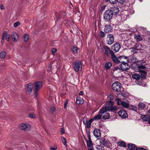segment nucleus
Returning <instances> with one entry per match:
<instances>
[{
	"instance_id": "obj_2",
	"label": "nucleus",
	"mask_w": 150,
	"mask_h": 150,
	"mask_svg": "<svg viewBox=\"0 0 150 150\" xmlns=\"http://www.w3.org/2000/svg\"><path fill=\"white\" fill-rule=\"evenodd\" d=\"M114 102L113 101H107L106 104L105 108L108 110H116L117 109L116 106L114 105Z\"/></svg>"
},
{
	"instance_id": "obj_10",
	"label": "nucleus",
	"mask_w": 150,
	"mask_h": 150,
	"mask_svg": "<svg viewBox=\"0 0 150 150\" xmlns=\"http://www.w3.org/2000/svg\"><path fill=\"white\" fill-rule=\"evenodd\" d=\"M112 15H117L119 11V8L117 6H112L108 9Z\"/></svg>"
},
{
	"instance_id": "obj_42",
	"label": "nucleus",
	"mask_w": 150,
	"mask_h": 150,
	"mask_svg": "<svg viewBox=\"0 0 150 150\" xmlns=\"http://www.w3.org/2000/svg\"><path fill=\"white\" fill-rule=\"evenodd\" d=\"M100 37L102 38L105 37V33L102 31H101L100 32Z\"/></svg>"
},
{
	"instance_id": "obj_40",
	"label": "nucleus",
	"mask_w": 150,
	"mask_h": 150,
	"mask_svg": "<svg viewBox=\"0 0 150 150\" xmlns=\"http://www.w3.org/2000/svg\"><path fill=\"white\" fill-rule=\"evenodd\" d=\"M138 68L139 71L142 70L143 69H145V70H147V69L146 68V67L142 65L138 66Z\"/></svg>"
},
{
	"instance_id": "obj_47",
	"label": "nucleus",
	"mask_w": 150,
	"mask_h": 150,
	"mask_svg": "<svg viewBox=\"0 0 150 150\" xmlns=\"http://www.w3.org/2000/svg\"><path fill=\"white\" fill-rule=\"evenodd\" d=\"M28 116L30 118H35L36 117L35 115L32 113L29 114Z\"/></svg>"
},
{
	"instance_id": "obj_60",
	"label": "nucleus",
	"mask_w": 150,
	"mask_h": 150,
	"mask_svg": "<svg viewBox=\"0 0 150 150\" xmlns=\"http://www.w3.org/2000/svg\"><path fill=\"white\" fill-rule=\"evenodd\" d=\"M5 38L4 37H2L1 39V42L2 43H4V42Z\"/></svg>"
},
{
	"instance_id": "obj_34",
	"label": "nucleus",
	"mask_w": 150,
	"mask_h": 150,
	"mask_svg": "<svg viewBox=\"0 0 150 150\" xmlns=\"http://www.w3.org/2000/svg\"><path fill=\"white\" fill-rule=\"evenodd\" d=\"M6 54V52L5 51L2 52L0 53V57L2 59H4L5 57Z\"/></svg>"
},
{
	"instance_id": "obj_17",
	"label": "nucleus",
	"mask_w": 150,
	"mask_h": 150,
	"mask_svg": "<svg viewBox=\"0 0 150 150\" xmlns=\"http://www.w3.org/2000/svg\"><path fill=\"white\" fill-rule=\"evenodd\" d=\"M100 143L101 144L104 146H108L109 145V142L106 139L104 138L100 139Z\"/></svg>"
},
{
	"instance_id": "obj_58",
	"label": "nucleus",
	"mask_w": 150,
	"mask_h": 150,
	"mask_svg": "<svg viewBox=\"0 0 150 150\" xmlns=\"http://www.w3.org/2000/svg\"><path fill=\"white\" fill-rule=\"evenodd\" d=\"M145 75L142 74L141 75V77L143 79H144L146 78Z\"/></svg>"
},
{
	"instance_id": "obj_45",
	"label": "nucleus",
	"mask_w": 150,
	"mask_h": 150,
	"mask_svg": "<svg viewBox=\"0 0 150 150\" xmlns=\"http://www.w3.org/2000/svg\"><path fill=\"white\" fill-rule=\"evenodd\" d=\"M61 17L59 16V14L58 13H57L56 14V17L54 18L55 20L56 21V20L57 21H58L59 19Z\"/></svg>"
},
{
	"instance_id": "obj_43",
	"label": "nucleus",
	"mask_w": 150,
	"mask_h": 150,
	"mask_svg": "<svg viewBox=\"0 0 150 150\" xmlns=\"http://www.w3.org/2000/svg\"><path fill=\"white\" fill-rule=\"evenodd\" d=\"M86 134H87V137L89 139L88 140H91V135H90V133L89 131H88L86 132Z\"/></svg>"
},
{
	"instance_id": "obj_9",
	"label": "nucleus",
	"mask_w": 150,
	"mask_h": 150,
	"mask_svg": "<svg viewBox=\"0 0 150 150\" xmlns=\"http://www.w3.org/2000/svg\"><path fill=\"white\" fill-rule=\"evenodd\" d=\"M33 87V85L31 83H29L25 85V91L27 94L29 95L31 93Z\"/></svg>"
},
{
	"instance_id": "obj_28",
	"label": "nucleus",
	"mask_w": 150,
	"mask_h": 150,
	"mask_svg": "<svg viewBox=\"0 0 150 150\" xmlns=\"http://www.w3.org/2000/svg\"><path fill=\"white\" fill-rule=\"evenodd\" d=\"M107 111L108 110H107V109L105 108V107L102 109H100L99 111V113L102 114L104 113L105 112Z\"/></svg>"
},
{
	"instance_id": "obj_54",
	"label": "nucleus",
	"mask_w": 150,
	"mask_h": 150,
	"mask_svg": "<svg viewBox=\"0 0 150 150\" xmlns=\"http://www.w3.org/2000/svg\"><path fill=\"white\" fill-rule=\"evenodd\" d=\"M125 1V0H119L118 2L121 4H123Z\"/></svg>"
},
{
	"instance_id": "obj_56",
	"label": "nucleus",
	"mask_w": 150,
	"mask_h": 150,
	"mask_svg": "<svg viewBox=\"0 0 150 150\" xmlns=\"http://www.w3.org/2000/svg\"><path fill=\"white\" fill-rule=\"evenodd\" d=\"M7 32L6 31H5L3 33V34L2 35V37H5V36L6 35H7Z\"/></svg>"
},
{
	"instance_id": "obj_16",
	"label": "nucleus",
	"mask_w": 150,
	"mask_h": 150,
	"mask_svg": "<svg viewBox=\"0 0 150 150\" xmlns=\"http://www.w3.org/2000/svg\"><path fill=\"white\" fill-rule=\"evenodd\" d=\"M93 134L98 139H99L101 137L100 131L97 129H95L93 131Z\"/></svg>"
},
{
	"instance_id": "obj_31",
	"label": "nucleus",
	"mask_w": 150,
	"mask_h": 150,
	"mask_svg": "<svg viewBox=\"0 0 150 150\" xmlns=\"http://www.w3.org/2000/svg\"><path fill=\"white\" fill-rule=\"evenodd\" d=\"M132 78L134 79H136V80H139L140 79V76L139 75L136 74H133L132 75Z\"/></svg>"
},
{
	"instance_id": "obj_21",
	"label": "nucleus",
	"mask_w": 150,
	"mask_h": 150,
	"mask_svg": "<svg viewBox=\"0 0 150 150\" xmlns=\"http://www.w3.org/2000/svg\"><path fill=\"white\" fill-rule=\"evenodd\" d=\"M117 145L124 147H126L127 145L125 142L122 141H119L117 143Z\"/></svg>"
},
{
	"instance_id": "obj_49",
	"label": "nucleus",
	"mask_w": 150,
	"mask_h": 150,
	"mask_svg": "<svg viewBox=\"0 0 150 150\" xmlns=\"http://www.w3.org/2000/svg\"><path fill=\"white\" fill-rule=\"evenodd\" d=\"M20 23L19 21H17L14 23V26L15 27H18L20 25Z\"/></svg>"
},
{
	"instance_id": "obj_1",
	"label": "nucleus",
	"mask_w": 150,
	"mask_h": 150,
	"mask_svg": "<svg viewBox=\"0 0 150 150\" xmlns=\"http://www.w3.org/2000/svg\"><path fill=\"white\" fill-rule=\"evenodd\" d=\"M124 59H126V61L122 60L120 63L122 64L120 65V69L122 71H126L128 70L130 68V66L128 64L129 61V59L127 57H126Z\"/></svg>"
},
{
	"instance_id": "obj_7",
	"label": "nucleus",
	"mask_w": 150,
	"mask_h": 150,
	"mask_svg": "<svg viewBox=\"0 0 150 150\" xmlns=\"http://www.w3.org/2000/svg\"><path fill=\"white\" fill-rule=\"evenodd\" d=\"M102 51L104 54L108 57H110L109 54L111 55L113 52V51L106 45L103 46Z\"/></svg>"
},
{
	"instance_id": "obj_20",
	"label": "nucleus",
	"mask_w": 150,
	"mask_h": 150,
	"mask_svg": "<svg viewBox=\"0 0 150 150\" xmlns=\"http://www.w3.org/2000/svg\"><path fill=\"white\" fill-rule=\"evenodd\" d=\"M128 147L130 150H137L138 149L137 147L133 144H129L128 145Z\"/></svg>"
},
{
	"instance_id": "obj_6",
	"label": "nucleus",
	"mask_w": 150,
	"mask_h": 150,
	"mask_svg": "<svg viewBox=\"0 0 150 150\" xmlns=\"http://www.w3.org/2000/svg\"><path fill=\"white\" fill-rule=\"evenodd\" d=\"M42 86V83L41 81H38L35 83L34 95L36 97L38 95V91L41 88Z\"/></svg>"
},
{
	"instance_id": "obj_27",
	"label": "nucleus",
	"mask_w": 150,
	"mask_h": 150,
	"mask_svg": "<svg viewBox=\"0 0 150 150\" xmlns=\"http://www.w3.org/2000/svg\"><path fill=\"white\" fill-rule=\"evenodd\" d=\"M102 115L100 114H99L96 115L93 118L94 120H98L101 119L102 117Z\"/></svg>"
},
{
	"instance_id": "obj_44",
	"label": "nucleus",
	"mask_w": 150,
	"mask_h": 150,
	"mask_svg": "<svg viewBox=\"0 0 150 150\" xmlns=\"http://www.w3.org/2000/svg\"><path fill=\"white\" fill-rule=\"evenodd\" d=\"M121 95L122 96L124 97H126L128 96V93H127V92H125L124 93H121Z\"/></svg>"
},
{
	"instance_id": "obj_62",
	"label": "nucleus",
	"mask_w": 150,
	"mask_h": 150,
	"mask_svg": "<svg viewBox=\"0 0 150 150\" xmlns=\"http://www.w3.org/2000/svg\"><path fill=\"white\" fill-rule=\"evenodd\" d=\"M118 69H120V67H115V68L114 69V70L115 71V70H117Z\"/></svg>"
},
{
	"instance_id": "obj_19",
	"label": "nucleus",
	"mask_w": 150,
	"mask_h": 150,
	"mask_svg": "<svg viewBox=\"0 0 150 150\" xmlns=\"http://www.w3.org/2000/svg\"><path fill=\"white\" fill-rule=\"evenodd\" d=\"M122 106L125 108H128L129 107V104L127 100L124 99L122 100Z\"/></svg>"
},
{
	"instance_id": "obj_22",
	"label": "nucleus",
	"mask_w": 150,
	"mask_h": 150,
	"mask_svg": "<svg viewBox=\"0 0 150 150\" xmlns=\"http://www.w3.org/2000/svg\"><path fill=\"white\" fill-rule=\"evenodd\" d=\"M76 102L78 104H82L83 103V99L79 97L77 98Z\"/></svg>"
},
{
	"instance_id": "obj_63",
	"label": "nucleus",
	"mask_w": 150,
	"mask_h": 150,
	"mask_svg": "<svg viewBox=\"0 0 150 150\" xmlns=\"http://www.w3.org/2000/svg\"><path fill=\"white\" fill-rule=\"evenodd\" d=\"M51 110H52V111L53 112L55 110V108L54 107H52L51 108Z\"/></svg>"
},
{
	"instance_id": "obj_30",
	"label": "nucleus",
	"mask_w": 150,
	"mask_h": 150,
	"mask_svg": "<svg viewBox=\"0 0 150 150\" xmlns=\"http://www.w3.org/2000/svg\"><path fill=\"white\" fill-rule=\"evenodd\" d=\"M134 38L137 42H139L142 40V37L139 35H135Z\"/></svg>"
},
{
	"instance_id": "obj_14",
	"label": "nucleus",
	"mask_w": 150,
	"mask_h": 150,
	"mask_svg": "<svg viewBox=\"0 0 150 150\" xmlns=\"http://www.w3.org/2000/svg\"><path fill=\"white\" fill-rule=\"evenodd\" d=\"M20 128L21 130L28 131L30 130L29 125L28 124H22L20 125Z\"/></svg>"
},
{
	"instance_id": "obj_53",
	"label": "nucleus",
	"mask_w": 150,
	"mask_h": 150,
	"mask_svg": "<svg viewBox=\"0 0 150 150\" xmlns=\"http://www.w3.org/2000/svg\"><path fill=\"white\" fill-rule=\"evenodd\" d=\"M109 97L110 99L111 100H113L114 98V96L112 94H110L109 96Z\"/></svg>"
},
{
	"instance_id": "obj_5",
	"label": "nucleus",
	"mask_w": 150,
	"mask_h": 150,
	"mask_svg": "<svg viewBox=\"0 0 150 150\" xmlns=\"http://www.w3.org/2000/svg\"><path fill=\"white\" fill-rule=\"evenodd\" d=\"M113 15L108 9L104 13L103 18L106 21L110 20L112 18Z\"/></svg>"
},
{
	"instance_id": "obj_32",
	"label": "nucleus",
	"mask_w": 150,
	"mask_h": 150,
	"mask_svg": "<svg viewBox=\"0 0 150 150\" xmlns=\"http://www.w3.org/2000/svg\"><path fill=\"white\" fill-rule=\"evenodd\" d=\"M86 144L88 147H91L93 145L91 140H87L86 142Z\"/></svg>"
},
{
	"instance_id": "obj_24",
	"label": "nucleus",
	"mask_w": 150,
	"mask_h": 150,
	"mask_svg": "<svg viewBox=\"0 0 150 150\" xmlns=\"http://www.w3.org/2000/svg\"><path fill=\"white\" fill-rule=\"evenodd\" d=\"M112 66L111 63L110 62H107L105 65V68L106 70L109 69Z\"/></svg>"
},
{
	"instance_id": "obj_18",
	"label": "nucleus",
	"mask_w": 150,
	"mask_h": 150,
	"mask_svg": "<svg viewBox=\"0 0 150 150\" xmlns=\"http://www.w3.org/2000/svg\"><path fill=\"white\" fill-rule=\"evenodd\" d=\"M11 38H12V40L16 42L18 40L19 38L18 35L16 33H14L11 35Z\"/></svg>"
},
{
	"instance_id": "obj_39",
	"label": "nucleus",
	"mask_w": 150,
	"mask_h": 150,
	"mask_svg": "<svg viewBox=\"0 0 150 150\" xmlns=\"http://www.w3.org/2000/svg\"><path fill=\"white\" fill-rule=\"evenodd\" d=\"M29 35L28 34H25L24 36V41L25 42H27L29 39Z\"/></svg>"
},
{
	"instance_id": "obj_11",
	"label": "nucleus",
	"mask_w": 150,
	"mask_h": 150,
	"mask_svg": "<svg viewBox=\"0 0 150 150\" xmlns=\"http://www.w3.org/2000/svg\"><path fill=\"white\" fill-rule=\"evenodd\" d=\"M114 38L113 35L111 34L108 35L106 40L107 44L109 45L112 44L114 42Z\"/></svg>"
},
{
	"instance_id": "obj_3",
	"label": "nucleus",
	"mask_w": 150,
	"mask_h": 150,
	"mask_svg": "<svg viewBox=\"0 0 150 150\" xmlns=\"http://www.w3.org/2000/svg\"><path fill=\"white\" fill-rule=\"evenodd\" d=\"M122 88L121 83L118 81H116L113 83L112 86V90L116 92H119Z\"/></svg>"
},
{
	"instance_id": "obj_52",
	"label": "nucleus",
	"mask_w": 150,
	"mask_h": 150,
	"mask_svg": "<svg viewBox=\"0 0 150 150\" xmlns=\"http://www.w3.org/2000/svg\"><path fill=\"white\" fill-rule=\"evenodd\" d=\"M57 51V50L56 48H53L52 50V52L53 54H54Z\"/></svg>"
},
{
	"instance_id": "obj_26",
	"label": "nucleus",
	"mask_w": 150,
	"mask_h": 150,
	"mask_svg": "<svg viewBox=\"0 0 150 150\" xmlns=\"http://www.w3.org/2000/svg\"><path fill=\"white\" fill-rule=\"evenodd\" d=\"M129 109L132 110L136 112H137L138 110L137 107L133 105H130L128 108Z\"/></svg>"
},
{
	"instance_id": "obj_61",
	"label": "nucleus",
	"mask_w": 150,
	"mask_h": 150,
	"mask_svg": "<svg viewBox=\"0 0 150 150\" xmlns=\"http://www.w3.org/2000/svg\"><path fill=\"white\" fill-rule=\"evenodd\" d=\"M61 134H64V130L63 129H62H62H61Z\"/></svg>"
},
{
	"instance_id": "obj_59",
	"label": "nucleus",
	"mask_w": 150,
	"mask_h": 150,
	"mask_svg": "<svg viewBox=\"0 0 150 150\" xmlns=\"http://www.w3.org/2000/svg\"><path fill=\"white\" fill-rule=\"evenodd\" d=\"M137 150H146V149L143 148L139 147L138 148V149Z\"/></svg>"
},
{
	"instance_id": "obj_50",
	"label": "nucleus",
	"mask_w": 150,
	"mask_h": 150,
	"mask_svg": "<svg viewBox=\"0 0 150 150\" xmlns=\"http://www.w3.org/2000/svg\"><path fill=\"white\" fill-rule=\"evenodd\" d=\"M139 72H141L142 73L146 75L147 74V72H146L144 70H141L139 71Z\"/></svg>"
},
{
	"instance_id": "obj_33",
	"label": "nucleus",
	"mask_w": 150,
	"mask_h": 150,
	"mask_svg": "<svg viewBox=\"0 0 150 150\" xmlns=\"http://www.w3.org/2000/svg\"><path fill=\"white\" fill-rule=\"evenodd\" d=\"M106 2L109 1L110 4H116L118 1V0H105Z\"/></svg>"
},
{
	"instance_id": "obj_57",
	"label": "nucleus",
	"mask_w": 150,
	"mask_h": 150,
	"mask_svg": "<svg viewBox=\"0 0 150 150\" xmlns=\"http://www.w3.org/2000/svg\"><path fill=\"white\" fill-rule=\"evenodd\" d=\"M94 120L93 118L91 119L90 120H89L88 122V123H90L91 124V123Z\"/></svg>"
},
{
	"instance_id": "obj_55",
	"label": "nucleus",
	"mask_w": 150,
	"mask_h": 150,
	"mask_svg": "<svg viewBox=\"0 0 150 150\" xmlns=\"http://www.w3.org/2000/svg\"><path fill=\"white\" fill-rule=\"evenodd\" d=\"M0 8L1 10H3L5 8V6L3 4H1L0 6Z\"/></svg>"
},
{
	"instance_id": "obj_23",
	"label": "nucleus",
	"mask_w": 150,
	"mask_h": 150,
	"mask_svg": "<svg viewBox=\"0 0 150 150\" xmlns=\"http://www.w3.org/2000/svg\"><path fill=\"white\" fill-rule=\"evenodd\" d=\"M141 29H143L144 30V32H145V33L143 34L142 35L145 36L147 35H149L150 36V32L146 31V28H144L143 27H142Z\"/></svg>"
},
{
	"instance_id": "obj_48",
	"label": "nucleus",
	"mask_w": 150,
	"mask_h": 150,
	"mask_svg": "<svg viewBox=\"0 0 150 150\" xmlns=\"http://www.w3.org/2000/svg\"><path fill=\"white\" fill-rule=\"evenodd\" d=\"M85 124H86V127L88 128H90L91 125V124H90V123H88V122H87V120H86Z\"/></svg>"
},
{
	"instance_id": "obj_51",
	"label": "nucleus",
	"mask_w": 150,
	"mask_h": 150,
	"mask_svg": "<svg viewBox=\"0 0 150 150\" xmlns=\"http://www.w3.org/2000/svg\"><path fill=\"white\" fill-rule=\"evenodd\" d=\"M68 100L67 99L64 104V108L65 109L66 108V105L68 104Z\"/></svg>"
},
{
	"instance_id": "obj_41",
	"label": "nucleus",
	"mask_w": 150,
	"mask_h": 150,
	"mask_svg": "<svg viewBox=\"0 0 150 150\" xmlns=\"http://www.w3.org/2000/svg\"><path fill=\"white\" fill-rule=\"evenodd\" d=\"M6 40L8 42L9 41V39L11 38V35L8 34L5 36Z\"/></svg>"
},
{
	"instance_id": "obj_38",
	"label": "nucleus",
	"mask_w": 150,
	"mask_h": 150,
	"mask_svg": "<svg viewBox=\"0 0 150 150\" xmlns=\"http://www.w3.org/2000/svg\"><path fill=\"white\" fill-rule=\"evenodd\" d=\"M142 119L143 120L147 121L149 120V117L147 115H143Z\"/></svg>"
},
{
	"instance_id": "obj_37",
	"label": "nucleus",
	"mask_w": 150,
	"mask_h": 150,
	"mask_svg": "<svg viewBox=\"0 0 150 150\" xmlns=\"http://www.w3.org/2000/svg\"><path fill=\"white\" fill-rule=\"evenodd\" d=\"M96 149L98 150H104V148L103 146L100 145H97L96 147Z\"/></svg>"
},
{
	"instance_id": "obj_25",
	"label": "nucleus",
	"mask_w": 150,
	"mask_h": 150,
	"mask_svg": "<svg viewBox=\"0 0 150 150\" xmlns=\"http://www.w3.org/2000/svg\"><path fill=\"white\" fill-rule=\"evenodd\" d=\"M139 108L141 110H143L145 108V105L142 103H139L138 104Z\"/></svg>"
},
{
	"instance_id": "obj_29",
	"label": "nucleus",
	"mask_w": 150,
	"mask_h": 150,
	"mask_svg": "<svg viewBox=\"0 0 150 150\" xmlns=\"http://www.w3.org/2000/svg\"><path fill=\"white\" fill-rule=\"evenodd\" d=\"M110 117V114L109 113H106L103 116L102 118L103 120L108 119Z\"/></svg>"
},
{
	"instance_id": "obj_35",
	"label": "nucleus",
	"mask_w": 150,
	"mask_h": 150,
	"mask_svg": "<svg viewBox=\"0 0 150 150\" xmlns=\"http://www.w3.org/2000/svg\"><path fill=\"white\" fill-rule=\"evenodd\" d=\"M115 101L117 102V105H122V101L121 100V99L119 98H116L115 99Z\"/></svg>"
},
{
	"instance_id": "obj_64",
	"label": "nucleus",
	"mask_w": 150,
	"mask_h": 150,
	"mask_svg": "<svg viewBox=\"0 0 150 150\" xmlns=\"http://www.w3.org/2000/svg\"><path fill=\"white\" fill-rule=\"evenodd\" d=\"M131 68L134 70H135V69H136V67H134L133 66H131Z\"/></svg>"
},
{
	"instance_id": "obj_12",
	"label": "nucleus",
	"mask_w": 150,
	"mask_h": 150,
	"mask_svg": "<svg viewBox=\"0 0 150 150\" xmlns=\"http://www.w3.org/2000/svg\"><path fill=\"white\" fill-rule=\"evenodd\" d=\"M118 113L119 115L122 118H125L128 117V114L126 111L124 109L120 110Z\"/></svg>"
},
{
	"instance_id": "obj_8",
	"label": "nucleus",
	"mask_w": 150,
	"mask_h": 150,
	"mask_svg": "<svg viewBox=\"0 0 150 150\" xmlns=\"http://www.w3.org/2000/svg\"><path fill=\"white\" fill-rule=\"evenodd\" d=\"M73 66L76 71H81L82 69V65L79 61L75 62L73 63Z\"/></svg>"
},
{
	"instance_id": "obj_4",
	"label": "nucleus",
	"mask_w": 150,
	"mask_h": 150,
	"mask_svg": "<svg viewBox=\"0 0 150 150\" xmlns=\"http://www.w3.org/2000/svg\"><path fill=\"white\" fill-rule=\"evenodd\" d=\"M111 56L113 62L116 64L120 63L121 60L123 59H125V58H126L125 56H122L119 57L117 58L114 52L111 54Z\"/></svg>"
},
{
	"instance_id": "obj_13",
	"label": "nucleus",
	"mask_w": 150,
	"mask_h": 150,
	"mask_svg": "<svg viewBox=\"0 0 150 150\" xmlns=\"http://www.w3.org/2000/svg\"><path fill=\"white\" fill-rule=\"evenodd\" d=\"M120 48V46L118 43H116L114 44L112 47V49L114 51L113 52H118Z\"/></svg>"
},
{
	"instance_id": "obj_15",
	"label": "nucleus",
	"mask_w": 150,
	"mask_h": 150,
	"mask_svg": "<svg viewBox=\"0 0 150 150\" xmlns=\"http://www.w3.org/2000/svg\"><path fill=\"white\" fill-rule=\"evenodd\" d=\"M112 31V27L110 25H105L104 29L105 33H108Z\"/></svg>"
},
{
	"instance_id": "obj_36",
	"label": "nucleus",
	"mask_w": 150,
	"mask_h": 150,
	"mask_svg": "<svg viewBox=\"0 0 150 150\" xmlns=\"http://www.w3.org/2000/svg\"><path fill=\"white\" fill-rule=\"evenodd\" d=\"M61 140L62 143L64 144L65 146H67V140L66 138L64 137H61Z\"/></svg>"
},
{
	"instance_id": "obj_46",
	"label": "nucleus",
	"mask_w": 150,
	"mask_h": 150,
	"mask_svg": "<svg viewBox=\"0 0 150 150\" xmlns=\"http://www.w3.org/2000/svg\"><path fill=\"white\" fill-rule=\"evenodd\" d=\"M72 50L75 53H77L78 52L77 48L76 47H74L72 49Z\"/></svg>"
}]
</instances>
